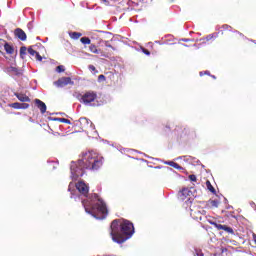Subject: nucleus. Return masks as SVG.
Returning a JSON list of instances; mask_svg holds the SVG:
<instances>
[{"label":"nucleus","instance_id":"28","mask_svg":"<svg viewBox=\"0 0 256 256\" xmlns=\"http://www.w3.org/2000/svg\"><path fill=\"white\" fill-rule=\"evenodd\" d=\"M105 80H106L105 75L101 74V75L98 76L99 83H101V82H103Z\"/></svg>","mask_w":256,"mask_h":256},{"label":"nucleus","instance_id":"20","mask_svg":"<svg viewBox=\"0 0 256 256\" xmlns=\"http://www.w3.org/2000/svg\"><path fill=\"white\" fill-rule=\"evenodd\" d=\"M208 205L212 208H217V207H219V201L218 200H210V201H208Z\"/></svg>","mask_w":256,"mask_h":256},{"label":"nucleus","instance_id":"35","mask_svg":"<svg viewBox=\"0 0 256 256\" xmlns=\"http://www.w3.org/2000/svg\"><path fill=\"white\" fill-rule=\"evenodd\" d=\"M204 75H211L209 71L200 72V77H203Z\"/></svg>","mask_w":256,"mask_h":256},{"label":"nucleus","instance_id":"29","mask_svg":"<svg viewBox=\"0 0 256 256\" xmlns=\"http://www.w3.org/2000/svg\"><path fill=\"white\" fill-rule=\"evenodd\" d=\"M20 109H29V104L28 103L20 104Z\"/></svg>","mask_w":256,"mask_h":256},{"label":"nucleus","instance_id":"8","mask_svg":"<svg viewBox=\"0 0 256 256\" xmlns=\"http://www.w3.org/2000/svg\"><path fill=\"white\" fill-rule=\"evenodd\" d=\"M80 41L83 45H89L88 49L90 53L99 55V49H97V46L95 44H91V39L89 37H82Z\"/></svg>","mask_w":256,"mask_h":256},{"label":"nucleus","instance_id":"36","mask_svg":"<svg viewBox=\"0 0 256 256\" xmlns=\"http://www.w3.org/2000/svg\"><path fill=\"white\" fill-rule=\"evenodd\" d=\"M252 237H253V241H254V243H255V245H256V234L253 233V234H252Z\"/></svg>","mask_w":256,"mask_h":256},{"label":"nucleus","instance_id":"27","mask_svg":"<svg viewBox=\"0 0 256 256\" xmlns=\"http://www.w3.org/2000/svg\"><path fill=\"white\" fill-rule=\"evenodd\" d=\"M190 181L197 182V176L195 174L189 175Z\"/></svg>","mask_w":256,"mask_h":256},{"label":"nucleus","instance_id":"2","mask_svg":"<svg viewBox=\"0 0 256 256\" xmlns=\"http://www.w3.org/2000/svg\"><path fill=\"white\" fill-rule=\"evenodd\" d=\"M110 235L115 243H125L135 233V227L129 220L115 219L110 225Z\"/></svg>","mask_w":256,"mask_h":256},{"label":"nucleus","instance_id":"1","mask_svg":"<svg viewBox=\"0 0 256 256\" xmlns=\"http://www.w3.org/2000/svg\"><path fill=\"white\" fill-rule=\"evenodd\" d=\"M101 167H103V159L93 151L86 152L81 160L71 163L72 179L77 180L85 175V171H97Z\"/></svg>","mask_w":256,"mask_h":256},{"label":"nucleus","instance_id":"19","mask_svg":"<svg viewBox=\"0 0 256 256\" xmlns=\"http://www.w3.org/2000/svg\"><path fill=\"white\" fill-rule=\"evenodd\" d=\"M206 187L208 189V191H210V193H216L215 187H213V185H211V182L208 180L206 181Z\"/></svg>","mask_w":256,"mask_h":256},{"label":"nucleus","instance_id":"39","mask_svg":"<svg viewBox=\"0 0 256 256\" xmlns=\"http://www.w3.org/2000/svg\"><path fill=\"white\" fill-rule=\"evenodd\" d=\"M211 77H212V79H217V77H215L214 75H212Z\"/></svg>","mask_w":256,"mask_h":256},{"label":"nucleus","instance_id":"7","mask_svg":"<svg viewBox=\"0 0 256 256\" xmlns=\"http://www.w3.org/2000/svg\"><path fill=\"white\" fill-rule=\"evenodd\" d=\"M210 223V225H213V227H215L218 231H225L226 233H229L230 235H235V231L233 230V228L227 226V225H223V224H218L217 222L208 221Z\"/></svg>","mask_w":256,"mask_h":256},{"label":"nucleus","instance_id":"4","mask_svg":"<svg viewBox=\"0 0 256 256\" xmlns=\"http://www.w3.org/2000/svg\"><path fill=\"white\" fill-rule=\"evenodd\" d=\"M97 97V92L88 90L80 96V103H83L84 105H91L97 101Z\"/></svg>","mask_w":256,"mask_h":256},{"label":"nucleus","instance_id":"40","mask_svg":"<svg viewBox=\"0 0 256 256\" xmlns=\"http://www.w3.org/2000/svg\"><path fill=\"white\" fill-rule=\"evenodd\" d=\"M183 41H187V39H183Z\"/></svg>","mask_w":256,"mask_h":256},{"label":"nucleus","instance_id":"26","mask_svg":"<svg viewBox=\"0 0 256 256\" xmlns=\"http://www.w3.org/2000/svg\"><path fill=\"white\" fill-rule=\"evenodd\" d=\"M5 45H7V41H5L4 39H0V49H3Z\"/></svg>","mask_w":256,"mask_h":256},{"label":"nucleus","instance_id":"34","mask_svg":"<svg viewBox=\"0 0 256 256\" xmlns=\"http://www.w3.org/2000/svg\"><path fill=\"white\" fill-rule=\"evenodd\" d=\"M142 51L145 55H151V52L148 49L143 48Z\"/></svg>","mask_w":256,"mask_h":256},{"label":"nucleus","instance_id":"18","mask_svg":"<svg viewBox=\"0 0 256 256\" xmlns=\"http://www.w3.org/2000/svg\"><path fill=\"white\" fill-rule=\"evenodd\" d=\"M27 47H25V46H22L21 48H20V57H21V59H25V56L27 55Z\"/></svg>","mask_w":256,"mask_h":256},{"label":"nucleus","instance_id":"16","mask_svg":"<svg viewBox=\"0 0 256 256\" xmlns=\"http://www.w3.org/2000/svg\"><path fill=\"white\" fill-rule=\"evenodd\" d=\"M4 51H6L7 55H13V53H15V48L13 47V45L6 42L4 46Z\"/></svg>","mask_w":256,"mask_h":256},{"label":"nucleus","instance_id":"30","mask_svg":"<svg viewBox=\"0 0 256 256\" xmlns=\"http://www.w3.org/2000/svg\"><path fill=\"white\" fill-rule=\"evenodd\" d=\"M88 69L90 71H93L94 73H98L97 68H95V66H93V65H89Z\"/></svg>","mask_w":256,"mask_h":256},{"label":"nucleus","instance_id":"31","mask_svg":"<svg viewBox=\"0 0 256 256\" xmlns=\"http://www.w3.org/2000/svg\"><path fill=\"white\" fill-rule=\"evenodd\" d=\"M185 193H187V189H183V190L179 193L180 199H184V198H183V195H185Z\"/></svg>","mask_w":256,"mask_h":256},{"label":"nucleus","instance_id":"21","mask_svg":"<svg viewBox=\"0 0 256 256\" xmlns=\"http://www.w3.org/2000/svg\"><path fill=\"white\" fill-rule=\"evenodd\" d=\"M7 72L14 73V75H17V73H19V69H17L16 67L10 66L7 68Z\"/></svg>","mask_w":256,"mask_h":256},{"label":"nucleus","instance_id":"22","mask_svg":"<svg viewBox=\"0 0 256 256\" xmlns=\"http://www.w3.org/2000/svg\"><path fill=\"white\" fill-rule=\"evenodd\" d=\"M54 121H59V123H67L68 125H71V120L66 118H55Z\"/></svg>","mask_w":256,"mask_h":256},{"label":"nucleus","instance_id":"9","mask_svg":"<svg viewBox=\"0 0 256 256\" xmlns=\"http://www.w3.org/2000/svg\"><path fill=\"white\" fill-rule=\"evenodd\" d=\"M76 189L81 193V195H84V197H87L89 195V186L83 181H79L76 183Z\"/></svg>","mask_w":256,"mask_h":256},{"label":"nucleus","instance_id":"13","mask_svg":"<svg viewBox=\"0 0 256 256\" xmlns=\"http://www.w3.org/2000/svg\"><path fill=\"white\" fill-rule=\"evenodd\" d=\"M233 28L227 24H224L221 26V28L218 31V35H225L227 33H233Z\"/></svg>","mask_w":256,"mask_h":256},{"label":"nucleus","instance_id":"25","mask_svg":"<svg viewBox=\"0 0 256 256\" xmlns=\"http://www.w3.org/2000/svg\"><path fill=\"white\" fill-rule=\"evenodd\" d=\"M56 71H57V73H64V71H65V66H63V65L57 66V67H56Z\"/></svg>","mask_w":256,"mask_h":256},{"label":"nucleus","instance_id":"24","mask_svg":"<svg viewBox=\"0 0 256 256\" xmlns=\"http://www.w3.org/2000/svg\"><path fill=\"white\" fill-rule=\"evenodd\" d=\"M168 165H170V167H174V169H181V166L177 162L170 161L168 162Z\"/></svg>","mask_w":256,"mask_h":256},{"label":"nucleus","instance_id":"3","mask_svg":"<svg viewBox=\"0 0 256 256\" xmlns=\"http://www.w3.org/2000/svg\"><path fill=\"white\" fill-rule=\"evenodd\" d=\"M82 205L88 215H92L93 217H97V213L101 215H107V204L105 201L97 193H94L90 196V200H82Z\"/></svg>","mask_w":256,"mask_h":256},{"label":"nucleus","instance_id":"12","mask_svg":"<svg viewBox=\"0 0 256 256\" xmlns=\"http://www.w3.org/2000/svg\"><path fill=\"white\" fill-rule=\"evenodd\" d=\"M14 35H15V37H17L18 39H20V41H27V34H26L25 31H23V29H21V28L15 29Z\"/></svg>","mask_w":256,"mask_h":256},{"label":"nucleus","instance_id":"23","mask_svg":"<svg viewBox=\"0 0 256 256\" xmlns=\"http://www.w3.org/2000/svg\"><path fill=\"white\" fill-rule=\"evenodd\" d=\"M8 107H11L12 109H21V103L14 102V103L8 104Z\"/></svg>","mask_w":256,"mask_h":256},{"label":"nucleus","instance_id":"14","mask_svg":"<svg viewBox=\"0 0 256 256\" xmlns=\"http://www.w3.org/2000/svg\"><path fill=\"white\" fill-rule=\"evenodd\" d=\"M17 99H19L22 103H31V98L27 96V94L23 93H15L14 94Z\"/></svg>","mask_w":256,"mask_h":256},{"label":"nucleus","instance_id":"6","mask_svg":"<svg viewBox=\"0 0 256 256\" xmlns=\"http://www.w3.org/2000/svg\"><path fill=\"white\" fill-rule=\"evenodd\" d=\"M175 131H177V133H179V131H182L180 137H190V139L197 138V132H195V130H191L185 127L183 128V126H177Z\"/></svg>","mask_w":256,"mask_h":256},{"label":"nucleus","instance_id":"38","mask_svg":"<svg viewBox=\"0 0 256 256\" xmlns=\"http://www.w3.org/2000/svg\"><path fill=\"white\" fill-rule=\"evenodd\" d=\"M234 35H240L238 31L232 32Z\"/></svg>","mask_w":256,"mask_h":256},{"label":"nucleus","instance_id":"33","mask_svg":"<svg viewBox=\"0 0 256 256\" xmlns=\"http://www.w3.org/2000/svg\"><path fill=\"white\" fill-rule=\"evenodd\" d=\"M195 255L196 256H205V254H203V252L201 250H196Z\"/></svg>","mask_w":256,"mask_h":256},{"label":"nucleus","instance_id":"11","mask_svg":"<svg viewBox=\"0 0 256 256\" xmlns=\"http://www.w3.org/2000/svg\"><path fill=\"white\" fill-rule=\"evenodd\" d=\"M34 103H35V106L37 107V109H39V111L42 115H45V113H47V105L45 104V102L36 98L34 100Z\"/></svg>","mask_w":256,"mask_h":256},{"label":"nucleus","instance_id":"17","mask_svg":"<svg viewBox=\"0 0 256 256\" xmlns=\"http://www.w3.org/2000/svg\"><path fill=\"white\" fill-rule=\"evenodd\" d=\"M83 34L81 32H70L69 36L71 39H79Z\"/></svg>","mask_w":256,"mask_h":256},{"label":"nucleus","instance_id":"15","mask_svg":"<svg viewBox=\"0 0 256 256\" xmlns=\"http://www.w3.org/2000/svg\"><path fill=\"white\" fill-rule=\"evenodd\" d=\"M28 53L32 57H35L36 61H43V57L41 56V54H39V52L35 51L32 47L28 48Z\"/></svg>","mask_w":256,"mask_h":256},{"label":"nucleus","instance_id":"5","mask_svg":"<svg viewBox=\"0 0 256 256\" xmlns=\"http://www.w3.org/2000/svg\"><path fill=\"white\" fill-rule=\"evenodd\" d=\"M190 215L196 221H203V218L207 215V211L200 206H194L190 209Z\"/></svg>","mask_w":256,"mask_h":256},{"label":"nucleus","instance_id":"37","mask_svg":"<svg viewBox=\"0 0 256 256\" xmlns=\"http://www.w3.org/2000/svg\"><path fill=\"white\" fill-rule=\"evenodd\" d=\"M106 47H109L110 49H113V46L111 44L106 43Z\"/></svg>","mask_w":256,"mask_h":256},{"label":"nucleus","instance_id":"32","mask_svg":"<svg viewBox=\"0 0 256 256\" xmlns=\"http://www.w3.org/2000/svg\"><path fill=\"white\" fill-rule=\"evenodd\" d=\"M211 39H215V36L213 34L206 36V41H211Z\"/></svg>","mask_w":256,"mask_h":256},{"label":"nucleus","instance_id":"10","mask_svg":"<svg viewBox=\"0 0 256 256\" xmlns=\"http://www.w3.org/2000/svg\"><path fill=\"white\" fill-rule=\"evenodd\" d=\"M74 82L71 80V77H62L54 82L56 87H66V85H73Z\"/></svg>","mask_w":256,"mask_h":256}]
</instances>
